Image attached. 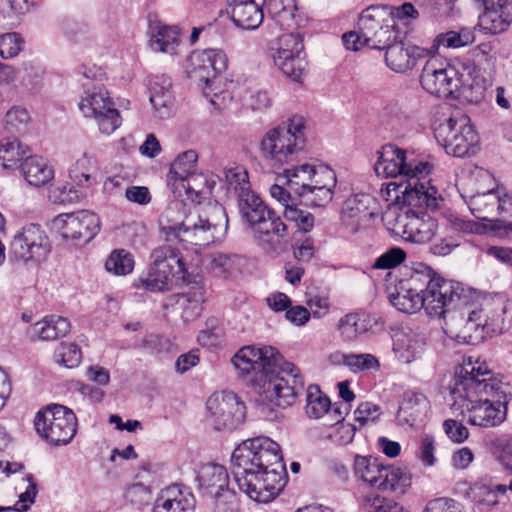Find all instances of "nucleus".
<instances>
[{
    "label": "nucleus",
    "mask_w": 512,
    "mask_h": 512,
    "mask_svg": "<svg viewBox=\"0 0 512 512\" xmlns=\"http://www.w3.org/2000/svg\"><path fill=\"white\" fill-rule=\"evenodd\" d=\"M371 320L365 313H349L338 323V329L345 341H354L371 329Z\"/></svg>",
    "instance_id": "58836bf2"
},
{
    "label": "nucleus",
    "mask_w": 512,
    "mask_h": 512,
    "mask_svg": "<svg viewBox=\"0 0 512 512\" xmlns=\"http://www.w3.org/2000/svg\"><path fill=\"white\" fill-rule=\"evenodd\" d=\"M512 491V478L508 484H500L490 482L489 484H481L474 488V499L477 504L494 507L498 504V496L505 495L507 491Z\"/></svg>",
    "instance_id": "c03bdc74"
},
{
    "label": "nucleus",
    "mask_w": 512,
    "mask_h": 512,
    "mask_svg": "<svg viewBox=\"0 0 512 512\" xmlns=\"http://www.w3.org/2000/svg\"><path fill=\"white\" fill-rule=\"evenodd\" d=\"M208 418L215 430L237 428L243 423L246 408L236 394L229 392L222 395H212L206 402Z\"/></svg>",
    "instance_id": "a211bd4d"
},
{
    "label": "nucleus",
    "mask_w": 512,
    "mask_h": 512,
    "mask_svg": "<svg viewBox=\"0 0 512 512\" xmlns=\"http://www.w3.org/2000/svg\"><path fill=\"white\" fill-rule=\"evenodd\" d=\"M24 43L19 33L9 32L0 35V56L3 59L17 56L23 49Z\"/></svg>",
    "instance_id": "13d9d810"
},
{
    "label": "nucleus",
    "mask_w": 512,
    "mask_h": 512,
    "mask_svg": "<svg viewBox=\"0 0 512 512\" xmlns=\"http://www.w3.org/2000/svg\"><path fill=\"white\" fill-rule=\"evenodd\" d=\"M172 277L177 278L175 270L150 265L147 272L143 273L135 282V287L150 292L165 291L169 289Z\"/></svg>",
    "instance_id": "c9c22d12"
},
{
    "label": "nucleus",
    "mask_w": 512,
    "mask_h": 512,
    "mask_svg": "<svg viewBox=\"0 0 512 512\" xmlns=\"http://www.w3.org/2000/svg\"><path fill=\"white\" fill-rule=\"evenodd\" d=\"M198 155L194 150L180 154L171 164L167 174V184L176 197H181L179 183L196 172Z\"/></svg>",
    "instance_id": "c85d7f7f"
},
{
    "label": "nucleus",
    "mask_w": 512,
    "mask_h": 512,
    "mask_svg": "<svg viewBox=\"0 0 512 512\" xmlns=\"http://www.w3.org/2000/svg\"><path fill=\"white\" fill-rule=\"evenodd\" d=\"M383 9L379 7H369L364 10L358 20V29L363 36V41L371 44V38L381 27L383 19Z\"/></svg>",
    "instance_id": "a18cd8bd"
},
{
    "label": "nucleus",
    "mask_w": 512,
    "mask_h": 512,
    "mask_svg": "<svg viewBox=\"0 0 512 512\" xmlns=\"http://www.w3.org/2000/svg\"><path fill=\"white\" fill-rule=\"evenodd\" d=\"M19 169L24 179L35 187L47 184L54 177L53 168L39 156L29 155L19 165Z\"/></svg>",
    "instance_id": "7c9ffc66"
},
{
    "label": "nucleus",
    "mask_w": 512,
    "mask_h": 512,
    "mask_svg": "<svg viewBox=\"0 0 512 512\" xmlns=\"http://www.w3.org/2000/svg\"><path fill=\"white\" fill-rule=\"evenodd\" d=\"M472 288H466L459 282L446 280L442 277L432 281L429 289L423 294V309L430 316L445 317L455 310V306L463 305L471 299Z\"/></svg>",
    "instance_id": "ddd939ff"
},
{
    "label": "nucleus",
    "mask_w": 512,
    "mask_h": 512,
    "mask_svg": "<svg viewBox=\"0 0 512 512\" xmlns=\"http://www.w3.org/2000/svg\"><path fill=\"white\" fill-rule=\"evenodd\" d=\"M29 153V147L16 137H6L0 142V163L4 169L19 168Z\"/></svg>",
    "instance_id": "4c0bfd02"
},
{
    "label": "nucleus",
    "mask_w": 512,
    "mask_h": 512,
    "mask_svg": "<svg viewBox=\"0 0 512 512\" xmlns=\"http://www.w3.org/2000/svg\"><path fill=\"white\" fill-rule=\"evenodd\" d=\"M28 7V0H0V24H8L7 21L23 13Z\"/></svg>",
    "instance_id": "e2e57ef3"
},
{
    "label": "nucleus",
    "mask_w": 512,
    "mask_h": 512,
    "mask_svg": "<svg viewBox=\"0 0 512 512\" xmlns=\"http://www.w3.org/2000/svg\"><path fill=\"white\" fill-rule=\"evenodd\" d=\"M98 161L92 153L84 152L69 169L70 179L79 187H90L96 183Z\"/></svg>",
    "instance_id": "72a5a7b5"
},
{
    "label": "nucleus",
    "mask_w": 512,
    "mask_h": 512,
    "mask_svg": "<svg viewBox=\"0 0 512 512\" xmlns=\"http://www.w3.org/2000/svg\"><path fill=\"white\" fill-rule=\"evenodd\" d=\"M51 252L49 237L39 225L29 224L17 232L10 245L11 255L20 261L41 262Z\"/></svg>",
    "instance_id": "dca6fc26"
},
{
    "label": "nucleus",
    "mask_w": 512,
    "mask_h": 512,
    "mask_svg": "<svg viewBox=\"0 0 512 512\" xmlns=\"http://www.w3.org/2000/svg\"><path fill=\"white\" fill-rule=\"evenodd\" d=\"M265 0H227L232 22L244 30L257 29L264 19Z\"/></svg>",
    "instance_id": "4be33fe9"
},
{
    "label": "nucleus",
    "mask_w": 512,
    "mask_h": 512,
    "mask_svg": "<svg viewBox=\"0 0 512 512\" xmlns=\"http://www.w3.org/2000/svg\"><path fill=\"white\" fill-rule=\"evenodd\" d=\"M150 47L156 52L174 53L179 44V31L157 19H149Z\"/></svg>",
    "instance_id": "cd10ccee"
},
{
    "label": "nucleus",
    "mask_w": 512,
    "mask_h": 512,
    "mask_svg": "<svg viewBox=\"0 0 512 512\" xmlns=\"http://www.w3.org/2000/svg\"><path fill=\"white\" fill-rule=\"evenodd\" d=\"M37 485L35 482H29L26 490L19 495L18 502L12 506H0V512L16 511V512H27L30 506L34 503L37 495Z\"/></svg>",
    "instance_id": "0e129e2a"
},
{
    "label": "nucleus",
    "mask_w": 512,
    "mask_h": 512,
    "mask_svg": "<svg viewBox=\"0 0 512 512\" xmlns=\"http://www.w3.org/2000/svg\"><path fill=\"white\" fill-rule=\"evenodd\" d=\"M274 64L288 78L300 82L305 73L304 44L299 33H286L279 36L273 46Z\"/></svg>",
    "instance_id": "4468645a"
},
{
    "label": "nucleus",
    "mask_w": 512,
    "mask_h": 512,
    "mask_svg": "<svg viewBox=\"0 0 512 512\" xmlns=\"http://www.w3.org/2000/svg\"><path fill=\"white\" fill-rule=\"evenodd\" d=\"M362 508L365 512H391L395 501L379 494L370 493L363 497Z\"/></svg>",
    "instance_id": "680f3d73"
},
{
    "label": "nucleus",
    "mask_w": 512,
    "mask_h": 512,
    "mask_svg": "<svg viewBox=\"0 0 512 512\" xmlns=\"http://www.w3.org/2000/svg\"><path fill=\"white\" fill-rule=\"evenodd\" d=\"M77 425L75 413L60 404L38 411L34 419L38 435L54 446L70 443L77 432Z\"/></svg>",
    "instance_id": "f8f14e48"
},
{
    "label": "nucleus",
    "mask_w": 512,
    "mask_h": 512,
    "mask_svg": "<svg viewBox=\"0 0 512 512\" xmlns=\"http://www.w3.org/2000/svg\"><path fill=\"white\" fill-rule=\"evenodd\" d=\"M232 363L242 375L251 376L254 390L274 406H291L304 390L299 369L272 346H244Z\"/></svg>",
    "instance_id": "7ed1b4c3"
},
{
    "label": "nucleus",
    "mask_w": 512,
    "mask_h": 512,
    "mask_svg": "<svg viewBox=\"0 0 512 512\" xmlns=\"http://www.w3.org/2000/svg\"><path fill=\"white\" fill-rule=\"evenodd\" d=\"M429 409V401L422 393L407 391L403 394L397 417L400 421L413 426L421 421Z\"/></svg>",
    "instance_id": "c756f323"
},
{
    "label": "nucleus",
    "mask_w": 512,
    "mask_h": 512,
    "mask_svg": "<svg viewBox=\"0 0 512 512\" xmlns=\"http://www.w3.org/2000/svg\"><path fill=\"white\" fill-rule=\"evenodd\" d=\"M231 468L239 489L258 503L273 500L285 486L280 446L269 437L244 440L233 451Z\"/></svg>",
    "instance_id": "f03ea898"
},
{
    "label": "nucleus",
    "mask_w": 512,
    "mask_h": 512,
    "mask_svg": "<svg viewBox=\"0 0 512 512\" xmlns=\"http://www.w3.org/2000/svg\"><path fill=\"white\" fill-rule=\"evenodd\" d=\"M298 206L287 205V208L284 209V217L287 221L293 222L299 231L309 232L314 227V216Z\"/></svg>",
    "instance_id": "6e6d98bb"
},
{
    "label": "nucleus",
    "mask_w": 512,
    "mask_h": 512,
    "mask_svg": "<svg viewBox=\"0 0 512 512\" xmlns=\"http://www.w3.org/2000/svg\"><path fill=\"white\" fill-rule=\"evenodd\" d=\"M149 100L153 106L156 117L159 119H167L173 115L175 107L173 94L154 95V97H149Z\"/></svg>",
    "instance_id": "69168bd1"
},
{
    "label": "nucleus",
    "mask_w": 512,
    "mask_h": 512,
    "mask_svg": "<svg viewBox=\"0 0 512 512\" xmlns=\"http://www.w3.org/2000/svg\"><path fill=\"white\" fill-rule=\"evenodd\" d=\"M334 188L318 187L307 189L301 197H299V205L322 207L328 204L333 198Z\"/></svg>",
    "instance_id": "4d7b16f0"
},
{
    "label": "nucleus",
    "mask_w": 512,
    "mask_h": 512,
    "mask_svg": "<svg viewBox=\"0 0 512 512\" xmlns=\"http://www.w3.org/2000/svg\"><path fill=\"white\" fill-rule=\"evenodd\" d=\"M422 297L410 291L402 282L396 287V293L389 296L390 303L403 313H416L423 307Z\"/></svg>",
    "instance_id": "37998d69"
},
{
    "label": "nucleus",
    "mask_w": 512,
    "mask_h": 512,
    "mask_svg": "<svg viewBox=\"0 0 512 512\" xmlns=\"http://www.w3.org/2000/svg\"><path fill=\"white\" fill-rule=\"evenodd\" d=\"M151 264L156 267L171 268L175 270L177 279H183L187 272L186 264L179 251L170 244L154 248L150 255Z\"/></svg>",
    "instance_id": "f704fd0d"
},
{
    "label": "nucleus",
    "mask_w": 512,
    "mask_h": 512,
    "mask_svg": "<svg viewBox=\"0 0 512 512\" xmlns=\"http://www.w3.org/2000/svg\"><path fill=\"white\" fill-rule=\"evenodd\" d=\"M225 178L229 192L237 197L243 222L260 246L274 248L288 236V228L281 217L251 190L248 173L243 167L228 169Z\"/></svg>",
    "instance_id": "39448f33"
},
{
    "label": "nucleus",
    "mask_w": 512,
    "mask_h": 512,
    "mask_svg": "<svg viewBox=\"0 0 512 512\" xmlns=\"http://www.w3.org/2000/svg\"><path fill=\"white\" fill-rule=\"evenodd\" d=\"M202 302V293L197 291L179 294L176 300V303L183 309L182 317L185 320H190L200 315Z\"/></svg>",
    "instance_id": "3c124183"
},
{
    "label": "nucleus",
    "mask_w": 512,
    "mask_h": 512,
    "mask_svg": "<svg viewBox=\"0 0 512 512\" xmlns=\"http://www.w3.org/2000/svg\"><path fill=\"white\" fill-rule=\"evenodd\" d=\"M484 8L479 16V27L488 34H499L508 29L512 23V0H483L479 3Z\"/></svg>",
    "instance_id": "412c9836"
},
{
    "label": "nucleus",
    "mask_w": 512,
    "mask_h": 512,
    "mask_svg": "<svg viewBox=\"0 0 512 512\" xmlns=\"http://www.w3.org/2000/svg\"><path fill=\"white\" fill-rule=\"evenodd\" d=\"M378 158L374 170L378 176L385 178L401 177L405 184H399L403 203L413 207H435L438 203V191L430 184L427 177L433 166L394 144L384 145L377 152Z\"/></svg>",
    "instance_id": "20e7f679"
},
{
    "label": "nucleus",
    "mask_w": 512,
    "mask_h": 512,
    "mask_svg": "<svg viewBox=\"0 0 512 512\" xmlns=\"http://www.w3.org/2000/svg\"><path fill=\"white\" fill-rule=\"evenodd\" d=\"M181 202L171 203L160 218V229L168 243L207 246L221 241L228 230V216L223 206L214 207L209 217L189 214L184 216Z\"/></svg>",
    "instance_id": "423d86ee"
},
{
    "label": "nucleus",
    "mask_w": 512,
    "mask_h": 512,
    "mask_svg": "<svg viewBox=\"0 0 512 512\" xmlns=\"http://www.w3.org/2000/svg\"><path fill=\"white\" fill-rule=\"evenodd\" d=\"M54 359L65 368L78 367L82 361L81 348L74 343L61 342L54 352Z\"/></svg>",
    "instance_id": "8fccbe9b"
},
{
    "label": "nucleus",
    "mask_w": 512,
    "mask_h": 512,
    "mask_svg": "<svg viewBox=\"0 0 512 512\" xmlns=\"http://www.w3.org/2000/svg\"><path fill=\"white\" fill-rule=\"evenodd\" d=\"M134 266L135 261L133 255L125 249L113 250L105 263L106 270L117 276L130 274Z\"/></svg>",
    "instance_id": "49530a36"
},
{
    "label": "nucleus",
    "mask_w": 512,
    "mask_h": 512,
    "mask_svg": "<svg viewBox=\"0 0 512 512\" xmlns=\"http://www.w3.org/2000/svg\"><path fill=\"white\" fill-rule=\"evenodd\" d=\"M343 363L354 373L380 368L378 359L369 353L346 354L343 356Z\"/></svg>",
    "instance_id": "603ef678"
},
{
    "label": "nucleus",
    "mask_w": 512,
    "mask_h": 512,
    "mask_svg": "<svg viewBox=\"0 0 512 512\" xmlns=\"http://www.w3.org/2000/svg\"><path fill=\"white\" fill-rule=\"evenodd\" d=\"M512 385L495 376L485 361L469 356L455 370L449 404L455 417L472 426L494 428L507 418Z\"/></svg>",
    "instance_id": "f257e3e1"
},
{
    "label": "nucleus",
    "mask_w": 512,
    "mask_h": 512,
    "mask_svg": "<svg viewBox=\"0 0 512 512\" xmlns=\"http://www.w3.org/2000/svg\"><path fill=\"white\" fill-rule=\"evenodd\" d=\"M407 254L401 247L393 246L375 259L372 269L388 270L402 264L406 260Z\"/></svg>",
    "instance_id": "5fc2aeb1"
},
{
    "label": "nucleus",
    "mask_w": 512,
    "mask_h": 512,
    "mask_svg": "<svg viewBox=\"0 0 512 512\" xmlns=\"http://www.w3.org/2000/svg\"><path fill=\"white\" fill-rule=\"evenodd\" d=\"M392 340L393 353L401 363L409 364L417 360L424 351L423 336L411 329L395 331Z\"/></svg>",
    "instance_id": "b1692460"
},
{
    "label": "nucleus",
    "mask_w": 512,
    "mask_h": 512,
    "mask_svg": "<svg viewBox=\"0 0 512 512\" xmlns=\"http://www.w3.org/2000/svg\"><path fill=\"white\" fill-rule=\"evenodd\" d=\"M370 201V196L366 194H357L345 201L341 212V221L349 232L356 233L370 223L374 216L369 209Z\"/></svg>",
    "instance_id": "5701e85b"
},
{
    "label": "nucleus",
    "mask_w": 512,
    "mask_h": 512,
    "mask_svg": "<svg viewBox=\"0 0 512 512\" xmlns=\"http://www.w3.org/2000/svg\"><path fill=\"white\" fill-rule=\"evenodd\" d=\"M80 73L84 81L79 110L84 117L95 120L101 134L111 135L121 126L122 118L103 84L106 73L96 65L83 66Z\"/></svg>",
    "instance_id": "0eeeda50"
},
{
    "label": "nucleus",
    "mask_w": 512,
    "mask_h": 512,
    "mask_svg": "<svg viewBox=\"0 0 512 512\" xmlns=\"http://www.w3.org/2000/svg\"><path fill=\"white\" fill-rule=\"evenodd\" d=\"M195 504L191 492L172 486L163 490L155 500L153 512H194Z\"/></svg>",
    "instance_id": "a878e982"
},
{
    "label": "nucleus",
    "mask_w": 512,
    "mask_h": 512,
    "mask_svg": "<svg viewBox=\"0 0 512 512\" xmlns=\"http://www.w3.org/2000/svg\"><path fill=\"white\" fill-rule=\"evenodd\" d=\"M178 185L179 189H181V197L186 195L192 201L199 203L202 195L211 193L215 181L210 180L208 176L203 173L195 172Z\"/></svg>",
    "instance_id": "79ce46f5"
},
{
    "label": "nucleus",
    "mask_w": 512,
    "mask_h": 512,
    "mask_svg": "<svg viewBox=\"0 0 512 512\" xmlns=\"http://www.w3.org/2000/svg\"><path fill=\"white\" fill-rule=\"evenodd\" d=\"M228 66L226 54L220 49H205L202 51H194L188 57L186 72L193 81L204 84L203 93L205 97H210V103L216 109H222L221 100L225 96L220 93H214L210 96L207 91L214 85L219 74L224 72Z\"/></svg>",
    "instance_id": "9b49d317"
},
{
    "label": "nucleus",
    "mask_w": 512,
    "mask_h": 512,
    "mask_svg": "<svg viewBox=\"0 0 512 512\" xmlns=\"http://www.w3.org/2000/svg\"><path fill=\"white\" fill-rule=\"evenodd\" d=\"M472 294L467 303L455 306V310L444 317L443 330L459 343L476 345L492 334L488 333L482 315L478 312L479 292L472 289Z\"/></svg>",
    "instance_id": "1a4fd4ad"
},
{
    "label": "nucleus",
    "mask_w": 512,
    "mask_h": 512,
    "mask_svg": "<svg viewBox=\"0 0 512 512\" xmlns=\"http://www.w3.org/2000/svg\"><path fill=\"white\" fill-rule=\"evenodd\" d=\"M306 400V414L310 418L318 419L330 412V399L322 394L317 385L308 386Z\"/></svg>",
    "instance_id": "de8ad7c7"
},
{
    "label": "nucleus",
    "mask_w": 512,
    "mask_h": 512,
    "mask_svg": "<svg viewBox=\"0 0 512 512\" xmlns=\"http://www.w3.org/2000/svg\"><path fill=\"white\" fill-rule=\"evenodd\" d=\"M199 488L213 497L221 496L228 488L229 475L227 469L215 463H207L197 473Z\"/></svg>",
    "instance_id": "393cba45"
},
{
    "label": "nucleus",
    "mask_w": 512,
    "mask_h": 512,
    "mask_svg": "<svg viewBox=\"0 0 512 512\" xmlns=\"http://www.w3.org/2000/svg\"><path fill=\"white\" fill-rule=\"evenodd\" d=\"M305 120L293 116L288 121L269 129L260 141V152L265 161L273 167H282L297 161L303 154Z\"/></svg>",
    "instance_id": "6e6552de"
},
{
    "label": "nucleus",
    "mask_w": 512,
    "mask_h": 512,
    "mask_svg": "<svg viewBox=\"0 0 512 512\" xmlns=\"http://www.w3.org/2000/svg\"><path fill=\"white\" fill-rule=\"evenodd\" d=\"M438 277L439 276L436 275L432 268L422 265L421 269L414 270L408 279L401 282L407 286L410 291L419 296H423L430 285H432V281H435Z\"/></svg>",
    "instance_id": "09e8293b"
},
{
    "label": "nucleus",
    "mask_w": 512,
    "mask_h": 512,
    "mask_svg": "<svg viewBox=\"0 0 512 512\" xmlns=\"http://www.w3.org/2000/svg\"><path fill=\"white\" fill-rule=\"evenodd\" d=\"M382 476L377 484V489L381 491L391 492L395 495H403L411 485L410 474L393 465H384Z\"/></svg>",
    "instance_id": "e433bc0d"
},
{
    "label": "nucleus",
    "mask_w": 512,
    "mask_h": 512,
    "mask_svg": "<svg viewBox=\"0 0 512 512\" xmlns=\"http://www.w3.org/2000/svg\"><path fill=\"white\" fill-rule=\"evenodd\" d=\"M497 189L476 193L466 200L471 213L479 220L493 222L497 220Z\"/></svg>",
    "instance_id": "2f4dec72"
},
{
    "label": "nucleus",
    "mask_w": 512,
    "mask_h": 512,
    "mask_svg": "<svg viewBox=\"0 0 512 512\" xmlns=\"http://www.w3.org/2000/svg\"><path fill=\"white\" fill-rule=\"evenodd\" d=\"M477 303L488 333L501 334L512 326V299L506 294L479 292Z\"/></svg>",
    "instance_id": "6ab92c4d"
},
{
    "label": "nucleus",
    "mask_w": 512,
    "mask_h": 512,
    "mask_svg": "<svg viewBox=\"0 0 512 512\" xmlns=\"http://www.w3.org/2000/svg\"><path fill=\"white\" fill-rule=\"evenodd\" d=\"M420 83L429 94L440 98H457L461 87L456 69L436 57L426 61Z\"/></svg>",
    "instance_id": "2eb2a0df"
},
{
    "label": "nucleus",
    "mask_w": 512,
    "mask_h": 512,
    "mask_svg": "<svg viewBox=\"0 0 512 512\" xmlns=\"http://www.w3.org/2000/svg\"><path fill=\"white\" fill-rule=\"evenodd\" d=\"M71 330V324L62 316H46L32 326L31 334L43 341H54L65 337Z\"/></svg>",
    "instance_id": "473e14b6"
},
{
    "label": "nucleus",
    "mask_w": 512,
    "mask_h": 512,
    "mask_svg": "<svg viewBox=\"0 0 512 512\" xmlns=\"http://www.w3.org/2000/svg\"><path fill=\"white\" fill-rule=\"evenodd\" d=\"M435 138L447 154L469 157L477 151L478 135L467 115L456 112L435 128Z\"/></svg>",
    "instance_id": "9d476101"
},
{
    "label": "nucleus",
    "mask_w": 512,
    "mask_h": 512,
    "mask_svg": "<svg viewBox=\"0 0 512 512\" xmlns=\"http://www.w3.org/2000/svg\"><path fill=\"white\" fill-rule=\"evenodd\" d=\"M238 260L235 254L215 253L211 256V268L218 275L230 273Z\"/></svg>",
    "instance_id": "338daca9"
},
{
    "label": "nucleus",
    "mask_w": 512,
    "mask_h": 512,
    "mask_svg": "<svg viewBox=\"0 0 512 512\" xmlns=\"http://www.w3.org/2000/svg\"><path fill=\"white\" fill-rule=\"evenodd\" d=\"M29 114L26 109L13 107L5 116V129L8 133H20L26 130L29 122Z\"/></svg>",
    "instance_id": "bf43d9fd"
},
{
    "label": "nucleus",
    "mask_w": 512,
    "mask_h": 512,
    "mask_svg": "<svg viewBox=\"0 0 512 512\" xmlns=\"http://www.w3.org/2000/svg\"><path fill=\"white\" fill-rule=\"evenodd\" d=\"M456 419H447L443 423V429L447 437L455 442L462 443L469 437V431L466 426Z\"/></svg>",
    "instance_id": "774afa93"
},
{
    "label": "nucleus",
    "mask_w": 512,
    "mask_h": 512,
    "mask_svg": "<svg viewBox=\"0 0 512 512\" xmlns=\"http://www.w3.org/2000/svg\"><path fill=\"white\" fill-rule=\"evenodd\" d=\"M424 50L417 46H405L402 41L389 44L385 52L387 66L398 73L412 69Z\"/></svg>",
    "instance_id": "bb28decb"
},
{
    "label": "nucleus",
    "mask_w": 512,
    "mask_h": 512,
    "mask_svg": "<svg viewBox=\"0 0 512 512\" xmlns=\"http://www.w3.org/2000/svg\"><path fill=\"white\" fill-rule=\"evenodd\" d=\"M335 185L336 176L332 169L328 167L315 168L312 166L309 180V189L318 187L334 188Z\"/></svg>",
    "instance_id": "052dcab7"
},
{
    "label": "nucleus",
    "mask_w": 512,
    "mask_h": 512,
    "mask_svg": "<svg viewBox=\"0 0 512 512\" xmlns=\"http://www.w3.org/2000/svg\"><path fill=\"white\" fill-rule=\"evenodd\" d=\"M54 224L64 239L90 242L100 231V219L91 211L81 210L58 215Z\"/></svg>",
    "instance_id": "aec40b11"
},
{
    "label": "nucleus",
    "mask_w": 512,
    "mask_h": 512,
    "mask_svg": "<svg viewBox=\"0 0 512 512\" xmlns=\"http://www.w3.org/2000/svg\"><path fill=\"white\" fill-rule=\"evenodd\" d=\"M474 34L469 29H461L460 31H448L441 33L436 37L439 46L446 48H460L474 42Z\"/></svg>",
    "instance_id": "864d4df0"
},
{
    "label": "nucleus",
    "mask_w": 512,
    "mask_h": 512,
    "mask_svg": "<svg viewBox=\"0 0 512 512\" xmlns=\"http://www.w3.org/2000/svg\"><path fill=\"white\" fill-rule=\"evenodd\" d=\"M438 197V203L435 207L408 206L409 208L398 220V224L402 228V237L405 241L416 244H425L431 242L434 239L438 229V222L427 211H424V209H437L439 206V201L442 200L439 194Z\"/></svg>",
    "instance_id": "f3484780"
},
{
    "label": "nucleus",
    "mask_w": 512,
    "mask_h": 512,
    "mask_svg": "<svg viewBox=\"0 0 512 512\" xmlns=\"http://www.w3.org/2000/svg\"><path fill=\"white\" fill-rule=\"evenodd\" d=\"M312 166L303 164L290 169H284L282 175L277 176V181L286 184L298 198L309 189L310 173Z\"/></svg>",
    "instance_id": "a19ab883"
},
{
    "label": "nucleus",
    "mask_w": 512,
    "mask_h": 512,
    "mask_svg": "<svg viewBox=\"0 0 512 512\" xmlns=\"http://www.w3.org/2000/svg\"><path fill=\"white\" fill-rule=\"evenodd\" d=\"M384 464L377 457L373 456H355L354 473L361 481L367 483L371 487L376 488L379 479L382 476Z\"/></svg>",
    "instance_id": "ea45409f"
}]
</instances>
